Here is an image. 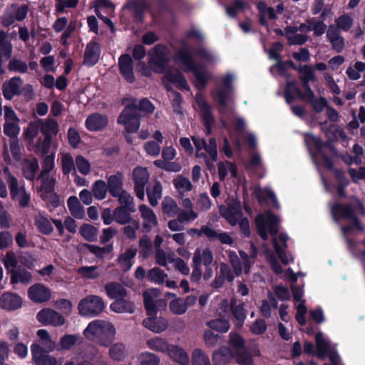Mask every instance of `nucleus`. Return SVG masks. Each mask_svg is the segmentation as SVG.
Returning a JSON list of instances; mask_svg holds the SVG:
<instances>
[{
    "mask_svg": "<svg viewBox=\"0 0 365 365\" xmlns=\"http://www.w3.org/2000/svg\"><path fill=\"white\" fill-rule=\"evenodd\" d=\"M110 309L115 313H133L135 307L130 300L125 298H119L112 302L110 305Z\"/></svg>",
    "mask_w": 365,
    "mask_h": 365,
    "instance_id": "nucleus-27",
    "label": "nucleus"
},
{
    "mask_svg": "<svg viewBox=\"0 0 365 365\" xmlns=\"http://www.w3.org/2000/svg\"><path fill=\"white\" fill-rule=\"evenodd\" d=\"M41 130L44 136L51 137L52 135H56L58 132V125L56 120L48 118L46 120H40Z\"/></svg>",
    "mask_w": 365,
    "mask_h": 365,
    "instance_id": "nucleus-36",
    "label": "nucleus"
},
{
    "mask_svg": "<svg viewBox=\"0 0 365 365\" xmlns=\"http://www.w3.org/2000/svg\"><path fill=\"white\" fill-rule=\"evenodd\" d=\"M213 261V255L209 248L204 249L202 252L197 248L192 257V272L191 274V282L198 283L202 277L201 264L205 267L211 265Z\"/></svg>",
    "mask_w": 365,
    "mask_h": 365,
    "instance_id": "nucleus-5",
    "label": "nucleus"
},
{
    "mask_svg": "<svg viewBox=\"0 0 365 365\" xmlns=\"http://www.w3.org/2000/svg\"><path fill=\"white\" fill-rule=\"evenodd\" d=\"M137 250L133 248H128L125 252L120 255L118 257L117 262L120 265V267L123 272L129 271L133 264V259L135 257Z\"/></svg>",
    "mask_w": 365,
    "mask_h": 365,
    "instance_id": "nucleus-29",
    "label": "nucleus"
},
{
    "mask_svg": "<svg viewBox=\"0 0 365 365\" xmlns=\"http://www.w3.org/2000/svg\"><path fill=\"white\" fill-rule=\"evenodd\" d=\"M160 358L150 352H145L141 354L140 365H159Z\"/></svg>",
    "mask_w": 365,
    "mask_h": 365,
    "instance_id": "nucleus-64",
    "label": "nucleus"
},
{
    "mask_svg": "<svg viewBox=\"0 0 365 365\" xmlns=\"http://www.w3.org/2000/svg\"><path fill=\"white\" fill-rule=\"evenodd\" d=\"M105 308L102 297L97 295H88L82 299L78 305L79 314L82 316L93 317L100 314Z\"/></svg>",
    "mask_w": 365,
    "mask_h": 365,
    "instance_id": "nucleus-6",
    "label": "nucleus"
},
{
    "mask_svg": "<svg viewBox=\"0 0 365 365\" xmlns=\"http://www.w3.org/2000/svg\"><path fill=\"white\" fill-rule=\"evenodd\" d=\"M175 61L185 71L193 72L196 78V86L199 88L205 86L210 78V74L204 67L197 66L195 63L187 49L182 48L180 50L175 56Z\"/></svg>",
    "mask_w": 365,
    "mask_h": 365,
    "instance_id": "nucleus-3",
    "label": "nucleus"
},
{
    "mask_svg": "<svg viewBox=\"0 0 365 365\" xmlns=\"http://www.w3.org/2000/svg\"><path fill=\"white\" fill-rule=\"evenodd\" d=\"M79 233L88 242H96L97 240L98 230L95 226L83 223L79 228Z\"/></svg>",
    "mask_w": 365,
    "mask_h": 365,
    "instance_id": "nucleus-37",
    "label": "nucleus"
},
{
    "mask_svg": "<svg viewBox=\"0 0 365 365\" xmlns=\"http://www.w3.org/2000/svg\"><path fill=\"white\" fill-rule=\"evenodd\" d=\"M229 336V344L233 349V353L242 351L244 349L247 348L245 339L239 333L231 331Z\"/></svg>",
    "mask_w": 365,
    "mask_h": 365,
    "instance_id": "nucleus-40",
    "label": "nucleus"
},
{
    "mask_svg": "<svg viewBox=\"0 0 365 365\" xmlns=\"http://www.w3.org/2000/svg\"><path fill=\"white\" fill-rule=\"evenodd\" d=\"M154 106L148 99L140 101L139 107L135 104L127 106L118 118V123L123 125L128 133H135L140 127V113H153Z\"/></svg>",
    "mask_w": 365,
    "mask_h": 365,
    "instance_id": "nucleus-1",
    "label": "nucleus"
},
{
    "mask_svg": "<svg viewBox=\"0 0 365 365\" xmlns=\"http://www.w3.org/2000/svg\"><path fill=\"white\" fill-rule=\"evenodd\" d=\"M36 319L44 326L60 327L65 324V318L51 308H43L36 315Z\"/></svg>",
    "mask_w": 365,
    "mask_h": 365,
    "instance_id": "nucleus-8",
    "label": "nucleus"
},
{
    "mask_svg": "<svg viewBox=\"0 0 365 365\" xmlns=\"http://www.w3.org/2000/svg\"><path fill=\"white\" fill-rule=\"evenodd\" d=\"M35 225L40 232L44 235H50L53 227L50 220L44 216H38L35 218Z\"/></svg>",
    "mask_w": 365,
    "mask_h": 365,
    "instance_id": "nucleus-43",
    "label": "nucleus"
},
{
    "mask_svg": "<svg viewBox=\"0 0 365 365\" xmlns=\"http://www.w3.org/2000/svg\"><path fill=\"white\" fill-rule=\"evenodd\" d=\"M331 212L335 220L339 218L349 220L356 212L365 215V207L360 200L354 198L351 204L336 202L332 205Z\"/></svg>",
    "mask_w": 365,
    "mask_h": 365,
    "instance_id": "nucleus-4",
    "label": "nucleus"
},
{
    "mask_svg": "<svg viewBox=\"0 0 365 365\" xmlns=\"http://www.w3.org/2000/svg\"><path fill=\"white\" fill-rule=\"evenodd\" d=\"M116 329L110 322L95 320L83 331L85 337L96 340L101 346L108 347L114 341Z\"/></svg>",
    "mask_w": 365,
    "mask_h": 365,
    "instance_id": "nucleus-2",
    "label": "nucleus"
},
{
    "mask_svg": "<svg viewBox=\"0 0 365 365\" xmlns=\"http://www.w3.org/2000/svg\"><path fill=\"white\" fill-rule=\"evenodd\" d=\"M218 172L220 175V180H224L225 175L230 172L232 177H235L237 175V170L235 166L231 163H220L218 164Z\"/></svg>",
    "mask_w": 365,
    "mask_h": 365,
    "instance_id": "nucleus-52",
    "label": "nucleus"
},
{
    "mask_svg": "<svg viewBox=\"0 0 365 365\" xmlns=\"http://www.w3.org/2000/svg\"><path fill=\"white\" fill-rule=\"evenodd\" d=\"M113 217L114 220L120 225H126L133 220L128 212L119 206L113 210Z\"/></svg>",
    "mask_w": 365,
    "mask_h": 365,
    "instance_id": "nucleus-46",
    "label": "nucleus"
},
{
    "mask_svg": "<svg viewBox=\"0 0 365 365\" xmlns=\"http://www.w3.org/2000/svg\"><path fill=\"white\" fill-rule=\"evenodd\" d=\"M105 290L108 297L115 300L119 298H125L128 295L127 289L123 284L117 282L106 283Z\"/></svg>",
    "mask_w": 365,
    "mask_h": 365,
    "instance_id": "nucleus-23",
    "label": "nucleus"
},
{
    "mask_svg": "<svg viewBox=\"0 0 365 365\" xmlns=\"http://www.w3.org/2000/svg\"><path fill=\"white\" fill-rule=\"evenodd\" d=\"M336 22V25L335 26L339 29V31L341 29L342 31H347L352 26L353 19L348 15H343L339 17Z\"/></svg>",
    "mask_w": 365,
    "mask_h": 365,
    "instance_id": "nucleus-58",
    "label": "nucleus"
},
{
    "mask_svg": "<svg viewBox=\"0 0 365 365\" xmlns=\"http://www.w3.org/2000/svg\"><path fill=\"white\" fill-rule=\"evenodd\" d=\"M108 123L107 115L99 113L89 115L86 120V127L90 131H98L104 129Z\"/></svg>",
    "mask_w": 365,
    "mask_h": 365,
    "instance_id": "nucleus-16",
    "label": "nucleus"
},
{
    "mask_svg": "<svg viewBox=\"0 0 365 365\" xmlns=\"http://www.w3.org/2000/svg\"><path fill=\"white\" fill-rule=\"evenodd\" d=\"M77 272L82 277L88 279H96L100 276L97 266H82L78 268Z\"/></svg>",
    "mask_w": 365,
    "mask_h": 365,
    "instance_id": "nucleus-47",
    "label": "nucleus"
},
{
    "mask_svg": "<svg viewBox=\"0 0 365 365\" xmlns=\"http://www.w3.org/2000/svg\"><path fill=\"white\" fill-rule=\"evenodd\" d=\"M207 325L212 330L225 333L230 329V323L225 319H215L207 322Z\"/></svg>",
    "mask_w": 365,
    "mask_h": 365,
    "instance_id": "nucleus-48",
    "label": "nucleus"
},
{
    "mask_svg": "<svg viewBox=\"0 0 365 365\" xmlns=\"http://www.w3.org/2000/svg\"><path fill=\"white\" fill-rule=\"evenodd\" d=\"M139 247L141 249L140 253L143 257H148L152 251V243L150 238L144 235L139 241Z\"/></svg>",
    "mask_w": 365,
    "mask_h": 365,
    "instance_id": "nucleus-62",
    "label": "nucleus"
},
{
    "mask_svg": "<svg viewBox=\"0 0 365 365\" xmlns=\"http://www.w3.org/2000/svg\"><path fill=\"white\" fill-rule=\"evenodd\" d=\"M234 358L239 365H254V360L252 354L249 352L247 349H244L242 351L233 353Z\"/></svg>",
    "mask_w": 365,
    "mask_h": 365,
    "instance_id": "nucleus-49",
    "label": "nucleus"
},
{
    "mask_svg": "<svg viewBox=\"0 0 365 365\" xmlns=\"http://www.w3.org/2000/svg\"><path fill=\"white\" fill-rule=\"evenodd\" d=\"M327 36L334 50L341 52L344 48V40L340 31L335 25H330L327 29Z\"/></svg>",
    "mask_w": 365,
    "mask_h": 365,
    "instance_id": "nucleus-20",
    "label": "nucleus"
},
{
    "mask_svg": "<svg viewBox=\"0 0 365 365\" xmlns=\"http://www.w3.org/2000/svg\"><path fill=\"white\" fill-rule=\"evenodd\" d=\"M255 195L256 198L257 199L259 203H262L268 200H270L272 202L274 207H279V204L275 196V194L272 190L267 188H265L263 190L259 188H256Z\"/></svg>",
    "mask_w": 365,
    "mask_h": 365,
    "instance_id": "nucleus-34",
    "label": "nucleus"
},
{
    "mask_svg": "<svg viewBox=\"0 0 365 365\" xmlns=\"http://www.w3.org/2000/svg\"><path fill=\"white\" fill-rule=\"evenodd\" d=\"M165 78L171 83H174L178 85L179 87L184 88L185 90H188L189 87L187 86V81L185 78L181 75L178 71L175 72H167Z\"/></svg>",
    "mask_w": 365,
    "mask_h": 365,
    "instance_id": "nucleus-50",
    "label": "nucleus"
},
{
    "mask_svg": "<svg viewBox=\"0 0 365 365\" xmlns=\"http://www.w3.org/2000/svg\"><path fill=\"white\" fill-rule=\"evenodd\" d=\"M20 81L19 77H14L3 84V95L6 100H11L15 95L20 93L18 83Z\"/></svg>",
    "mask_w": 365,
    "mask_h": 365,
    "instance_id": "nucleus-31",
    "label": "nucleus"
},
{
    "mask_svg": "<svg viewBox=\"0 0 365 365\" xmlns=\"http://www.w3.org/2000/svg\"><path fill=\"white\" fill-rule=\"evenodd\" d=\"M230 308L232 315L233 323L237 329H241L247 317L245 304L244 302L237 304V299L232 298L230 302Z\"/></svg>",
    "mask_w": 365,
    "mask_h": 365,
    "instance_id": "nucleus-12",
    "label": "nucleus"
},
{
    "mask_svg": "<svg viewBox=\"0 0 365 365\" xmlns=\"http://www.w3.org/2000/svg\"><path fill=\"white\" fill-rule=\"evenodd\" d=\"M79 336L76 334H66L61 337L58 351H69L77 343Z\"/></svg>",
    "mask_w": 365,
    "mask_h": 365,
    "instance_id": "nucleus-39",
    "label": "nucleus"
},
{
    "mask_svg": "<svg viewBox=\"0 0 365 365\" xmlns=\"http://www.w3.org/2000/svg\"><path fill=\"white\" fill-rule=\"evenodd\" d=\"M202 231L203 232V235H205L210 240L217 239L222 244L229 245L233 243L232 238L227 232H223L218 233L217 231L207 225L202 226Z\"/></svg>",
    "mask_w": 365,
    "mask_h": 365,
    "instance_id": "nucleus-28",
    "label": "nucleus"
},
{
    "mask_svg": "<svg viewBox=\"0 0 365 365\" xmlns=\"http://www.w3.org/2000/svg\"><path fill=\"white\" fill-rule=\"evenodd\" d=\"M168 352L169 356L176 362L181 365H187L190 362V358L186 351L177 345H170Z\"/></svg>",
    "mask_w": 365,
    "mask_h": 365,
    "instance_id": "nucleus-30",
    "label": "nucleus"
},
{
    "mask_svg": "<svg viewBox=\"0 0 365 365\" xmlns=\"http://www.w3.org/2000/svg\"><path fill=\"white\" fill-rule=\"evenodd\" d=\"M220 214L224 217L232 226H235L237 223V218L242 216V212L240 207L233 205L228 206L221 205L219 208Z\"/></svg>",
    "mask_w": 365,
    "mask_h": 365,
    "instance_id": "nucleus-21",
    "label": "nucleus"
},
{
    "mask_svg": "<svg viewBox=\"0 0 365 365\" xmlns=\"http://www.w3.org/2000/svg\"><path fill=\"white\" fill-rule=\"evenodd\" d=\"M167 277V274L159 267L150 269L147 274L148 281L158 284H163Z\"/></svg>",
    "mask_w": 365,
    "mask_h": 365,
    "instance_id": "nucleus-44",
    "label": "nucleus"
},
{
    "mask_svg": "<svg viewBox=\"0 0 365 365\" xmlns=\"http://www.w3.org/2000/svg\"><path fill=\"white\" fill-rule=\"evenodd\" d=\"M50 289L40 283H36L28 289L29 299L36 303L48 302L51 298Z\"/></svg>",
    "mask_w": 365,
    "mask_h": 365,
    "instance_id": "nucleus-13",
    "label": "nucleus"
},
{
    "mask_svg": "<svg viewBox=\"0 0 365 365\" xmlns=\"http://www.w3.org/2000/svg\"><path fill=\"white\" fill-rule=\"evenodd\" d=\"M143 325L153 332L160 333L167 329L168 321L163 318H158L156 316H149L143 319Z\"/></svg>",
    "mask_w": 365,
    "mask_h": 365,
    "instance_id": "nucleus-24",
    "label": "nucleus"
},
{
    "mask_svg": "<svg viewBox=\"0 0 365 365\" xmlns=\"http://www.w3.org/2000/svg\"><path fill=\"white\" fill-rule=\"evenodd\" d=\"M272 242L275 252L277 253L281 262L285 265L288 264L289 263V261L285 250L286 249H284V247L282 248L280 246L276 237L273 238Z\"/></svg>",
    "mask_w": 365,
    "mask_h": 365,
    "instance_id": "nucleus-61",
    "label": "nucleus"
},
{
    "mask_svg": "<svg viewBox=\"0 0 365 365\" xmlns=\"http://www.w3.org/2000/svg\"><path fill=\"white\" fill-rule=\"evenodd\" d=\"M3 262L7 272L11 273V282L12 284L23 282V270L19 269L18 260L14 252L9 251L6 252Z\"/></svg>",
    "mask_w": 365,
    "mask_h": 365,
    "instance_id": "nucleus-9",
    "label": "nucleus"
},
{
    "mask_svg": "<svg viewBox=\"0 0 365 365\" xmlns=\"http://www.w3.org/2000/svg\"><path fill=\"white\" fill-rule=\"evenodd\" d=\"M68 207L71 214L77 219L83 218L84 210L80 201L76 196H71L67 201Z\"/></svg>",
    "mask_w": 365,
    "mask_h": 365,
    "instance_id": "nucleus-35",
    "label": "nucleus"
},
{
    "mask_svg": "<svg viewBox=\"0 0 365 365\" xmlns=\"http://www.w3.org/2000/svg\"><path fill=\"white\" fill-rule=\"evenodd\" d=\"M159 294L160 292L158 289H148L143 292L144 307L148 316H157L156 300L155 301L154 298L157 297Z\"/></svg>",
    "mask_w": 365,
    "mask_h": 365,
    "instance_id": "nucleus-17",
    "label": "nucleus"
},
{
    "mask_svg": "<svg viewBox=\"0 0 365 365\" xmlns=\"http://www.w3.org/2000/svg\"><path fill=\"white\" fill-rule=\"evenodd\" d=\"M192 365H212L207 354L200 349H195L191 355Z\"/></svg>",
    "mask_w": 365,
    "mask_h": 365,
    "instance_id": "nucleus-41",
    "label": "nucleus"
},
{
    "mask_svg": "<svg viewBox=\"0 0 365 365\" xmlns=\"http://www.w3.org/2000/svg\"><path fill=\"white\" fill-rule=\"evenodd\" d=\"M297 27H287L286 29V36L291 44H303L306 42L307 36L303 34L298 33Z\"/></svg>",
    "mask_w": 365,
    "mask_h": 365,
    "instance_id": "nucleus-38",
    "label": "nucleus"
},
{
    "mask_svg": "<svg viewBox=\"0 0 365 365\" xmlns=\"http://www.w3.org/2000/svg\"><path fill=\"white\" fill-rule=\"evenodd\" d=\"M61 165L64 174H68L72 171L75 172L76 163L70 153H61Z\"/></svg>",
    "mask_w": 365,
    "mask_h": 365,
    "instance_id": "nucleus-42",
    "label": "nucleus"
},
{
    "mask_svg": "<svg viewBox=\"0 0 365 365\" xmlns=\"http://www.w3.org/2000/svg\"><path fill=\"white\" fill-rule=\"evenodd\" d=\"M51 144V137H46L43 139L39 138L37 140L36 145V152L41 153L43 155H46L48 153Z\"/></svg>",
    "mask_w": 365,
    "mask_h": 365,
    "instance_id": "nucleus-56",
    "label": "nucleus"
},
{
    "mask_svg": "<svg viewBox=\"0 0 365 365\" xmlns=\"http://www.w3.org/2000/svg\"><path fill=\"white\" fill-rule=\"evenodd\" d=\"M162 208L163 212L168 216H173L178 211V205L172 198H166L162 203Z\"/></svg>",
    "mask_w": 365,
    "mask_h": 365,
    "instance_id": "nucleus-54",
    "label": "nucleus"
},
{
    "mask_svg": "<svg viewBox=\"0 0 365 365\" xmlns=\"http://www.w3.org/2000/svg\"><path fill=\"white\" fill-rule=\"evenodd\" d=\"M31 349L36 365H57L56 359L46 353L39 344H33Z\"/></svg>",
    "mask_w": 365,
    "mask_h": 365,
    "instance_id": "nucleus-15",
    "label": "nucleus"
},
{
    "mask_svg": "<svg viewBox=\"0 0 365 365\" xmlns=\"http://www.w3.org/2000/svg\"><path fill=\"white\" fill-rule=\"evenodd\" d=\"M147 344L150 349L160 352L168 351L170 347L165 340L159 337L148 340Z\"/></svg>",
    "mask_w": 365,
    "mask_h": 365,
    "instance_id": "nucleus-51",
    "label": "nucleus"
},
{
    "mask_svg": "<svg viewBox=\"0 0 365 365\" xmlns=\"http://www.w3.org/2000/svg\"><path fill=\"white\" fill-rule=\"evenodd\" d=\"M299 73V79L302 85H307L309 81H317L314 68L310 65L299 66L297 68Z\"/></svg>",
    "mask_w": 365,
    "mask_h": 365,
    "instance_id": "nucleus-33",
    "label": "nucleus"
},
{
    "mask_svg": "<svg viewBox=\"0 0 365 365\" xmlns=\"http://www.w3.org/2000/svg\"><path fill=\"white\" fill-rule=\"evenodd\" d=\"M76 166L78 171L83 175H87L91 170L89 162L83 156L78 155L75 160Z\"/></svg>",
    "mask_w": 365,
    "mask_h": 365,
    "instance_id": "nucleus-59",
    "label": "nucleus"
},
{
    "mask_svg": "<svg viewBox=\"0 0 365 365\" xmlns=\"http://www.w3.org/2000/svg\"><path fill=\"white\" fill-rule=\"evenodd\" d=\"M233 78L234 77L232 75H227L223 79V84L226 88H220L213 94L215 100L220 103V111L223 114L225 113L229 104L233 101L231 88Z\"/></svg>",
    "mask_w": 365,
    "mask_h": 365,
    "instance_id": "nucleus-7",
    "label": "nucleus"
},
{
    "mask_svg": "<svg viewBox=\"0 0 365 365\" xmlns=\"http://www.w3.org/2000/svg\"><path fill=\"white\" fill-rule=\"evenodd\" d=\"M55 184H41L38 192L42 200L53 208L59 207L61 204L60 196L54 192Z\"/></svg>",
    "mask_w": 365,
    "mask_h": 365,
    "instance_id": "nucleus-11",
    "label": "nucleus"
},
{
    "mask_svg": "<svg viewBox=\"0 0 365 365\" xmlns=\"http://www.w3.org/2000/svg\"><path fill=\"white\" fill-rule=\"evenodd\" d=\"M167 63L166 48L162 45H156L153 50L149 61L150 67L158 73L163 72Z\"/></svg>",
    "mask_w": 365,
    "mask_h": 365,
    "instance_id": "nucleus-10",
    "label": "nucleus"
},
{
    "mask_svg": "<svg viewBox=\"0 0 365 365\" xmlns=\"http://www.w3.org/2000/svg\"><path fill=\"white\" fill-rule=\"evenodd\" d=\"M101 54L100 46L96 42L89 43L84 53V63L91 66L97 63Z\"/></svg>",
    "mask_w": 365,
    "mask_h": 365,
    "instance_id": "nucleus-25",
    "label": "nucleus"
},
{
    "mask_svg": "<svg viewBox=\"0 0 365 365\" xmlns=\"http://www.w3.org/2000/svg\"><path fill=\"white\" fill-rule=\"evenodd\" d=\"M146 191L150 204L152 206H155L158 204V200L161 197V184H154L152 188L148 186Z\"/></svg>",
    "mask_w": 365,
    "mask_h": 365,
    "instance_id": "nucleus-45",
    "label": "nucleus"
},
{
    "mask_svg": "<svg viewBox=\"0 0 365 365\" xmlns=\"http://www.w3.org/2000/svg\"><path fill=\"white\" fill-rule=\"evenodd\" d=\"M169 308L172 313L176 315H182L187 312V307L183 299L177 298L172 300L169 304Z\"/></svg>",
    "mask_w": 365,
    "mask_h": 365,
    "instance_id": "nucleus-53",
    "label": "nucleus"
},
{
    "mask_svg": "<svg viewBox=\"0 0 365 365\" xmlns=\"http://www.w3.org/2000/svg\"><path fill=\"white\" fill-rule=\"evenodd\" d=\"M108 347V355L114 361H123L128 355V349L123 342H113Z\"/></svg>",
    "mask_w": 365,
    "mask_h": 365,
    "instance_id": "nucleus-22",
    "label": "nucleus"
},
{
    "mask_svg": "<svg viewBox=\"0 0 365 365\" xmlns=\"http://www.w3.org/2000/svg\"><path fill=\"white\" fill-rule=\"evenodd\" d=\"M128 223L130 225H125L123 227V233L128 239L134 240L136 238V231L139 228V224L135 220H133Z\"/></svg>",
    "mask_w": 365,
    "mask_h": 365,
    "instance_id": "nucleus-60",
    "label": "nucleus"
},
{
    "mask_svg": "<svg viewBox=\"0 0 365 365\" xmlns=\"http://www.w3.org/2000/svg\"><path fill=\"white\" fill-rule=\"evenodd\" d=\"M133 175L135 182H148L149 180L148 170L142 167L136 168L133 172Z\"/></svg>",
    "mask_w": 365,
    "mask_h": 365,
    "instance_id": "nucleus-57",
    "label": "nucleus"
},
{
    "mask_svg": "<svg viewBox=\"0 0 365 365\" xmlns=\"http://www.w3.org/2000/svg\"><path fill=\"white\" fill-rule=\"evenodd\" d=\"M234 358L233 351L228 347L223 346L215 350L212 354L214 365H225Z\"/></svg>",
    "mask_w": 365,
    "mask_h": 365,
    "instance_id": "nucleus-26",
    "label": "nucleus"
},
{
    "mask_svg": "<svg viewBox=\"0 0 365 365\" xmlns=\"http://www.w3.org/2000/svg\"><path fill=\"white\" fill-rule=\"evenodd\" d=\"M139 209L141 212V216L144 220H147L148 222L153 225H158L156 215L152 209L145 205H140Z\"/></svg>",
    "mask_w": 365,
    "mask_h": 365,
    "instance_id": "nucleus-55",
    "label": "nucleus"
},
{
    "mask_svg": "<svg viewBox=\"0 0 365 365\" xmlns=\"http://www.w3.org/2000/svg\"><path fill=\"white\" fill-rule=\"evenodd\" d=\"M118 66L120 73L123 76L125 79L129 83H133L135 78L133 71V66L132 58L128 54L120 56L118 61Z\"/></svg>",
    "mask_w": 365,
    "mask_h": 365,
    "instance_id": "nucleus-19",
    "label": "nucleus"
},
{
    "mask_svg": "<svg viewBox=\"0 0 365 365\" xmlns=\"http://www.w3.org/2000/svg\"><path fill=\"white\" fill-rule=\"evenodd\" d=\"M22 299L16 294L5 292L0 297V307L2 309L11 311L21 307Z\"/></svg>",
    "mask_w": 365,
    "mask_h": 365,
    "instance_id": "nucleus-18",
    "label": "nucleus"
},
{
    "mask_svg": "<svg viewBox=\"0 0 365 365\" xmlns=\"http://www.w3.org/2000/svg\"><path fill=\"white\" fill-rule=\"evenodd\" d=\"M306 140L307 142L309 140H311L318 150L316 155L313 157L314 162L318 165L323 166L328 169H331L333 166L332 160L321 151L322 143L321 142L319 138L309 135L307 136Z\"/></svg>",
    "mask_w": 365,
    "mask_h": 365,
    "instance_id": "nucleus-14",
    "label": "nucleus"
},
{
    "mask_svg": "<svg viewBox=\"0 0 365 365\" xmlns=\"http://www.w3.org/2000/svg\"><path fill=\"white\" fill-rule=\"evenodd\" d=\"M315 341L317 356L318 358L324 359L331 350L330 344L324 339L323 334L320 331L316 334Z\"/></svg>",
    "mask_w": 365,
    "mask_h": 365,
    "instance_id": "nucleus-32",
    "label": "nucleus"
},
{
    "mask_svg": "<svg viewBox=\"0 0 365 365\" xmlns=\"http://www.w3.org/2000/svg\"><path fill=\"white\" fill-rule=\"evenodd\" d=\"M84 248L88 249L91 253L95 255L98 258H102L104 256L103 250L101 247L88 243H83L78 246V250L79 252H82Z\"/></svg>",
    "mask_w": 365,
    "mask_h": 365,
    "instance_id": "nucleus-63",
    "label": "nucleus"
}]
</instances>
